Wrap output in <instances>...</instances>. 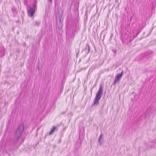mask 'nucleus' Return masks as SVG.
<instances>
[{"instance_id":"nucleus-1","label":"nucleus","mask_w":156,"mask_h":156,"mask_svg":"<svg viewBox=\"0 0 156 156\" xmlns=\"http://www.w3.org/2000/svg\"><path fill=\"white\" fill-rule=\"evenodd\" d=\"M80 30V28L79 26V22L77 18V22L75 23L72 27V31L69 33L68 37V34L67 32L66 33V37L67 39L69 40L73 41L74 37L76 34H77L78 32Z\"/></svg>"},{"instance_id":"nucleus-2","label":"nucleus","mask_w":156,"mask_h":156,"mask_svg":"<svg viewBox=\"0 0 156 156\" xmlns=\"http://www.w3.org/2000/svg\"><path fill=\"white\" fill-rule=\"evenodd\" d=\"M103 87L102 85L100 84L99 89L96 94V96L93 101V103L91 106H95L99 104V101L103 94Z\"/></svg>"},{"instance_id":"nucleus-3","label":"nucleus","mask_w":156,"mask_h":156,"mask_svg":"<svg viewBox=\"0 0 156 156\" xmlns=\"http://www.w3.org/2000/svg\"><path fill=\"white\" fill-rule=\"evenodd\" d=\"M24 126L23 123H21L17 127V129L15 132L14 137L18 139H20L24 130Z\"/></svg>"},{"instance_id":"nucleus-4","label":"nucleus","mask_w":156,"mask_h":156,"mask_svg":"<svg viewBox=\"0 0 156 156\" xmlns=\"http://www.w3.org/2000/svg\"><path fill=\"white\" fill-rule=\"evenodd\" d=\"M155 147H156V140H151L149 141L147 143L144 144L142 147H140L139 150H141L142 148L143 150L144 151H145L147 149L154 148Z\"/></svg>"},{"instance_id":"nucleus-5","label":"nucleus","mask_w":156,"mask_h":156,"mask_svg":"<svg viewBox=\"0 0 156 156\" xmlns=\"http://www.w3.org/2000/svg\"><path fill=\"white\" fill-rule=\"evenodd\" d=\"M19 139L14 137L10 142L11 147L13 149H16L20 145L21 143L19 142Z\"/></svg>"},{"instance_id":"nucleus-6","label":"nucleus","mask_w":156,"mask_h":156,"mask_svg":"<svg viewBox=\"0 0 156 156\" xmlns=\"http://www.w3.org/2000/svg\"><path fill=\"white\" fill-rule=\"evenodd\" d=\"M37 0H34L33 3L32 7L29 6L28 14L30 17H32L35 13V10L36 9Z\"/></svg>"},{"instance_id":"nucleus-7","label":"nucleus","mask_w":156,"mask_h":156,"mask_svg":"<svg viewBox=\"0 0 156 156\" xmlns=\"http://www.w3.org/2000/svg\"><path fill=\"white\" fill-rule=\"evenodd\" d=\"M123 73V70H122L121 73H119L116 75L114 80V82L112 83L113 85H115L116 83L121 79Z\"/></svg>"},{"instance_id":"nucleus-8","label":"nucleus","mask_w":156,"mask_h":156,"mask_svg":"<svg viewBox=\"0 0 156 156\" xmlns=\"http://www.w3.org/2000/svg\"><path fill=\"white\" fill-rule=\"evenodd\" d=\"M98 142L99 143L100 146H101L105 142L104 135L102 133L101 134L99 137Z\"/></svg>"},{"instance_id":"nucleus-9","label":"nucleus","mask_w":156,"mask_h":156,"mask_svg":"<svg viewBox=\"0 0 156 156\" xmlns=\"http://www.w3.org/2000/svg\"><path fill=\"white\" fill-rule=\"evenodd\" d=\"M58 129V127L55 126H53V128L51 129L48 135H50L52 134L55 131H57Z\"/></svg>"},{"instance_id":"nucleus-10","label":"nucleus","mask_w":156,"mask_h":156,"mask_svg":"<svg viewBox=\"0 0 156 156\" xmlns=\"http://www.w3.org/2000/svg\"><path fill=\"white\" fill-rule=\"evenodd\" d=\"M11 9L12 12L14 15H16L17 13L16 9L14 7H12L11 8Z\"/></svg>"},{"instance_id":"nucleus-11","label":"nucleus","mask_w":156,"mask_h":156,"mask_svg":"<svg viewBox=\"0 0 156 156\" xmlns=\"http://www.w3.org/2000/svg\"><path fill=\"white\" fill-rule=\"evenodd\" d=\"M141 29L139 30H138V31L137 32V33L136 34H135V35H134V37H137V35L140 33V32H141Z\"/></svg>"},{"instance_id":"nucleus-12","label":"nucleus","mask_w":156,"mask_h":156,"mask_svg":"<svg viewBox=\"0 0 156 156\" xmlns=\"http://www.w3.org/2000/svg\"><path fill=\"white\" fill-rule=\"evenodd\" d=\"M3 156H11L9 152H5Z\"/></svg>"},{"instance_id":"nucleus-13","label":"nucleus","mask_w":156,"mask_h":156,"mask_svg":"<svg viewBox=\"0 0 156 156\" xmlns=\"http://www.w3.org/2000/svg\"><path fill=\"white\" fill-rule=\"evenodd\" d=\"M76 57L77 56L78 54L80 52V49L79 48H78L76 49Z\"/></svg>"},{"instance_id":"nucleus-14","label":"nucleus","mask_w":156,"mask_h":156,"mask_svg":"<svg viewBox=\"0 0 156 156\" xmlns=\"http://www.w3.org/2000/svg\"><path fill=\"white\" fill-rule=\"evenodd\" d=\"M112 52L114 53V55H115L117 53V50L116 49H112Z\"/></svg>"},{"instance_id":"nucleus-15","label":"nucleus","mask_w":156,"mask_h":156,"mask_svg":"<svg viewBox=\"0 0 156 156\" xmlns=\"http://www.w3.org/2000/svg\"><path fill=\"white\" fill-rule=\"evenodd\" d=\"M40 22L39 21H36L35 22V25H37V26H38L40 24Z\"/></svg>"},{"instance_id":"nucleus-16","label":"nucleus","mask_w":156,"mask_h":156,"mask_svg":"<svg viewBox=\"0 0 156 156\" xmlns=\"http://www.w3.org/2000/svg\"><path fill=\"white\" fill-rule=\"evenodd\" d=\"M23 2L25 5H27V4L28 3V1L27 0H23Z\"/></svg>"},{"instance_id":"nucleus-17","label":"nucleus","mask_w":156,"mask_h":156,"mask_svg":"<svg viewBox=\"0 0 156 156\" xmlns=\"http://www.w3.org/2000/svg\"><path fill=\"white\" fill-rule=\"evenodd\" d=\"M88 51L87 52V54L89 53V52L90 51V47L89 45L88 46Z\"/></svg>"},{"instance_id":"nucleus-18","label":"nucleus","mask_w":156,"mask_h":156,"mask_svg":"<svg viewBox=\"0 0 156 156\" xmlns=\"http://www.w3.org/2000/svg\"><path fill=\"white\" fill-rule=\"evenodd\" d=\"M53 0H48V2H49V3H51Z\"/></svg>"},{"instance_id":"nucleus-19","label":"nucleus","mask_w":156,"mask_h":156,"mask_svg":"<svg viewBox=\"0 0 156 156\" xmlns=\"http://www.w3.org/2000/svg\"><path fill=\"white\" fill-rule=\"evenodd\" d=\"M41 38V36H40L38 38V40H39L40 41Z\"/></svg>"},{"instance_id":"nucleus-20","label":"nucleus","mask_w":156,"mask_h":156,"mask_svg":"<svg viewBox=\"0 0 156 156\" xmlns=\"http://www.w3.org/2000/svg\"><path fill=\"white\" fill-rule=\"evenodd\" d=\"M66 112H62V113H61L62 114H65V113Z\"/></svg>"},{"instance_id":"nucleus-21","label":"nucleus","mask_w":156,"mask_h":156,"mask_svg":"<svg viewBox=\"0 0 156 156\" xmlns=\"http://www.w3.org/2000/svg\"><path fill=\"white\" fill-rule=\"evenodd\" d=\"M58 12H59V9H58Z\"/></svg>"},{"instance_id":"nucleus-22","label":"nucleus","mask_w":156,"mask_h":156,"mask_svg":"<svg viewBox=\"0 0 156 156\" xmlns=\"http://www.w3.org/2000/svg\"><path fill=\"white\" fill-rule=\"evenodd\" d=\"M154 9V7H153V6H152V7H151V9Z\"/></svg>"},{"instance_id":"nucleus-23","label":"nucleus","mask_w":156,"mask_h":156,"mask_svg":"<svg viewBox=\"0 0 156 156\" xmlns=\"http://www.w3.org/2000/svg\"><path fill=\"white\" fill-rule=\"evenodd\" d=\"M40 41L39 40H38V43H40Z\"/></svg>"},{"instance_id":"nucleus-24","label":"nucleus","mask_w":156,"mask_h":156,"mask_svg":"<svg viewBox=\"0 0 156 156\" xmlns=\"http://www.w3.org/2000/svg\"><path fill=\"white\" fill-rule=\"evenodd\" d=\"M56 4H55V8H56Z\"/></svg>"},{"instance_id":"nucleus-25","label":"nucleus","mask_w":156,"mask_h":156,"mask_svg":"<svg viewBox=\"0 0 156 156\" xmlns=\"http://www.w3.org/2000/svg\"><path fill=\"white\" fill-rule=\"evenodd\" d=\"M46 136H47V135H46L45 136L44 138H46Z\"/></svg>"},{"instance_id":"nucleus-26","label":"nucleus","mask_w":156,"mask_h":156,"mask_svg":"<svg viewBox=\"0 0 156 156\" xmlns=\"http://www.w3.org/2000/svg\"><path fill=\"white\" fill-rule=\"evenodd\" d=\"M38 70H39V67H38Z\"/></svg>"},{"instance_id":"nucleus-27","label":"nucleus","mask_w":156,"mask_h":156,"mask_svg":"<svg viewBox=\"0 0 156 156\" xmlns=\"http://www.w3.org/2000/svg\"><path fill=\"white\" fill-rule=\"evenodd\" d=\"M38 129H37V131H38Z\"/></svg>"}]
</instances>
